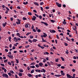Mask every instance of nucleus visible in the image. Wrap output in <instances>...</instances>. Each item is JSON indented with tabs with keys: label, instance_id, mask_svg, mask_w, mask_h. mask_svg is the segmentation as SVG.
I'll return each mask as SVG.
<instances>
[{
	"label": "nucleus",
	"instance_id": "3",
	"mask_svg": "<svg viewBox=\"0 0 78 78\" xmlns=\"http://www.w3.org/2000/svg\"><path fill=\"white\" fill-rule=\"evenodd\" d=\"M41 23H43V24H44V25H45L46 26H48V24L47 23H45L43 21H41Z\"/></svg>",
	"mask_w": 78,
	"mask_h": 78
},
{
	"label": "nucleus",
	"instance_id": "35",
	"mask_svg": "<svg viewBox=\"0 0 78 78\" xmlns=\"http://www.w3.org/2000/svg\"><path fill=\"white\" fill-rule=\"evenodd\" d=\"M35 66H36V67L37 68H38L39 67V65H37V64L36 65H35Z\"/></svg>",
	"mask_w": 78,
	"mask_h": 78
},
{
	"label": "nucleus",
	"instance_id": "38",
	"mask_svg": "<svg viewBox=\"0 0 78 78\" xmlns=\"http://www.w3.org/2000/svg\"><path fill=\"white\" fill-rule=\"evenodd\" d=\"M30 39H33V36H30Z\"/></svg>",
	"mask_w": 78,
	"mask_h": 78
},
{
	"label": "nucleus",
	"instance_id": "51",
	"mask_svg": "<svg viewBox=\"0 0 78 78\" xmlns=\"http://www.w3.org/2000/svg\"><path fill=\"white\" fill-rule=\"evenodd\" d=\"M8 74L10 76H11L12 75L10 73H9Z\"/></svg>",
	"mask_w": 78,
	"mask_h": 78
},
{
	"label": "nucleus",
	"instance_id": "24",
	"mask_svg": "<svg viewBox=\"0 0 78 78\" xmlns=\"http://www.w3.org/2000/svg\"><path fill=\"white\" fill-rule=\"evenodd\" d=\"M31 33V32H28L26 34V36H28V35H29V34H30Z\"/></svg>",
	"mask_w": 78,
	"mask_h": 78
},
{
	"label": "nucleus",
	"instance_id": "8",
	"mask_svg": "<svg viewBox=\"0 0 78 78\" xmlns=\"http://www.w3.org/2000/svg\"><path fill=\"white\" fill-rule=\"evenodd\" d=\"M62 23L64 25H66L67 23L66 22V20H64V21L62 22Z\"/></svg>",
	"mask_w": 78,
	"mask_h": 78
},
{
	"label": "nucleus",
	"instance_id": "10",
	"mask_svg": "<svg viewBox=\"0 0 78 78\" xmlns=\"http://www.w3.org/2000/svg\"><path fill=\"white\" fill-rule=\"evenodd\" d=\"M43 65H44V64H43L42 63H40L39 64V66H40V67H42Z\"/></svg>",
	"mask_w": 78,
	"mask_h": 78
},
{
	"label": "nucleus",
	"instance_id": "33",
	"mask_svg": "<svg viewBox=\"0 0 78 78\" xmlns=\"http://www.w3.org/2000/svg\"><path fill=\"white\" fill-rule=\"evenodd\" d=\"M39 17L40 19H42V16H41V15L39 16Z\"/></svg>",
	"mask_w": 78,
	"mask_h": 78
},
{
	"label": "nucleus",
	"instance_id": "21",
	"mask_svg": "<svg viewBox=\"0 0 78 78\" xmlns=\"http://www.w3.org/2000/svg\"><path fill=\"white\" fill-rule=\"evenodd\" d=\"M18 75L19 76H22V73H19Z\"/></svg>",
	"mask_w": 78,
	"mask_h": 78
},
{
	"label": "nucleus",
	"instance_id": "42",
	"mask_svg": "<svg viewBox=\"0 0 78 78\" xmlns=\"http://www.w3.org/2000/svg\"><path fill=\"white\" fill-rule=\"evenodd\" d=\"M58 60H59V58H58L57 59H55L56 62H58Z\"/></svg>",
	"mask_w": 78,
	"mask_h": 78
},
{
	"label": "nucleus",
	"instance_id": "64",
	"mask_svg": "<svg viewBox=\"0 0 78 78\" xmlns=\"http://www.w3.org/2000/svg\"><path fill=\"white\" fill-rule=\"evenodd\" d=\"M35 64V63H31L30 65H34Z\"/></svg>",
	"mask_w": 78,
	"mask_h": 78
},
{
	"label": "nucleus",
	"instance_id": "4",
	"mask_svg": "<svg viewBox=\"0 0 78 78\" xmlns=\"http://www.w3.org/2000/svg\"><path fill=\"white\" fill-rule=\"evenodd\" d=\"M66 76L67 77H67V78H71L72 77V76H71V75L69 74H66Z\"/></svg>",
	"mask_w": 78,
	"mask_h": 78
},
{
	"label": "nucleus",
	"instance_id": "43",
	"mask_svg": "<svg viewBox=\"0 0 78 78\" xmlns=\"http://www.w3.org/2000/svg\"><path fill=\"white\" fill-rule=\"evenodd\" d=\"M61 68L63 69H65V67L64 66H61Z\"/></svg>",
	"mask_w": 78,
	"mask_h": 78
},
{
	"label": "nucleus",
	"instance_id": "52",
	"mask_svg": "<svg viewBox=\"0 0 78 78\" xmlns=\"http://www.w3.org/2000/svg\"><path fill=\"white\" fill-rule=\"evenodd\" d=\"M45 8L46 9H49V7H45Z\"/></svg>",
	"mask_w": 78,
	"mask_h": 78
},
{
	"label": "nucleus",
	"instance_id": "58",
	"mask_svg": "<svg viewBox=\"0 0 78 78\" xmlns=\"http://www.w3.org/2000/svg\"><path fill=\"white\" fill-rule=\"evenodd\" d=\"M8 11L7 10H6V11L5 12V14H8Z\"/></svg>",
	"mask_w": 78,
	"mask_h": 78
},
{
	"label": "nucleus",
	"instance_id": "1",
	"mask_svg": "<svg viewBox=\"0 0 78 78\" xmlns=\"http://www.w3.org/2000/svg\"><path fill=\"white\" fill-rule=\"evenodd\" d=\"M56 4L58 7H59V8H61V4L59 3L56 2Z\"/></svg>",
	"mask_w": 78,
	"mask_h": 78
},
{
	"label": "nucleus",
	"instance_id": "13",
	"mask_svg": "<svg viewBox=\"0 0 78 78\" xmlns=\"http://www.w3.org/2000/svg\"><path fill=\"white\" fill-rule=\"evenodd\" d=\"M6 24H7V23L6 22H5L4 23H3L2 25L3 26V27H5V26H6Z\"/></svg>",
	"mask_w": 78,
	"mask_h": 78
},
{
	"label": "nucleus",
	"instance_id": "36",
	"mask_svg": "<svg viewBox=\"0 0 78 78\" xmlns=\"http://www.w3.org/2000/svg\"><path fill=\"white\" fill-rule=\"evenodd\" d=\"M20 12L21 15H23V11H20Z\"/></svg>",
	"mask_w": 78,
	"mask_h": 78
},
{
	"label": "nucleus",
	"instance_id": "40",
	"mask_svg": "<svg viewBox=\"0 0 78 78\" xmlns=\"http://www.w3.org/2000/svg\"><path fill=\"white\" fill-rule=\"evenodd\" d=\"M66 40H67L68 41H70V40L69 39V38H68V37H66Z\"/></svg>",
	"mask_w": 78,
	"mask_h": 78
},
{
	"label": "nucleus",
	"instance_id": "9",
	"mask_svg": "<svg viewBox=\"0 0 78 78\" xmlns=\"http://www.w3.org/2000/svg\"><path fill=\"white\" fill-rule=\"evenodd\" d=\"M7 56L11 59L13 58V56H12V55H7Z\"/></svg>",
	"mask_w": 78,
	"mask_h": 78
},
{
	"label": "nucleus",
	"instance_id": "6",
	"mask_svg": "<svg viewBox=\"0 0 78 78\" xmlns=\"http://www.w3.org/2000/svg\"><path fill=\"white\" fill-rule=\"evenodd\" d=\"M13 39L14 40L15 42H17L18 41V40L17 39V38L16 37H14L13 38Z\"/></svg>",
	"mask_w": 78,
	"mask_h": 78
},
{
	"label": "nucleus",
	"instance_id": "37",
	"mask_svg": "<svg viewBox=\"0 0 78 78\" xmlns=\"http://www.w3.org/2000/svg\"><path fill=\"white\" fill-rule=\"evenodd\" d=\"M50 63H51V65H53V64H54L53 62H52L51 61L50 62Z\"/></svg>",
	"mask_w": 78,
	"mask_h": 78
},
{
	"label": "nucleus",
	"instance_id": "22",
	"mask_svg": "<svg viewBox=\"0 0 78 78\" xmlns=\"http://www.w3.org/2000/svg\"><path fill=\"white\" fill-rule=\"evenodd\" d=\"M60 58L63 61H65L64 58H63L62 57H61Z\"/></svg>",
	"mask_w": 78,
	"mask_h": 78
},
{
	"label": "nucleus",
	"instance_id": "20",
	"mask_svg": "<svg viewBox=\"0 0 78 78\" xmlns=\"http://www.w3.org/2000/svg\"><path fill=\"white\" fill-rule=\"evenodd\" d=\"M36 72H41V70H37V69H36L35 70Z\"/></svg>",
	"mask_w": 78,
	"mask_h": 78
},
{
	"label": "nucleus",
	"instance_id": "57",
	"mask_svg": "<svg viewBox=\"0 0 78 78\" xmlns=\"http://www.w3.org/2000/svg\"><path fill=\"white\" fill-rule=\"evenodd\" d=\"M33 31L34 32H36V30H35V29H33Z\"/></svg>",
	"mask_w": 78,
	"mask_h": 78
},
{
	"label": "nucleus",
	"instance_id": "26",
	"mask_svg": "<svg viewBox=\"0 0 78 78\" xmlns=\"http://www.w3.org/2000/svg\"><path fill=\"white\" fill-rule=\"evenodd\" d=\"M51 22H52V23H54V22H55V21L53 20H51Z\"/></svg>",
	"mask_w": 78,
	"mask_h": 78
},
{
	"label": "nucleus",
	"instance_id": "54",
	"mask_svg": "<svg viewBox=\"0 0 78 78\" xmlns=\"http://www.w3.org/2000/svg\"><path fill=\"white\" fill-rule=\"evenodd\" d=\"M0 65H1V66H2L3 67H4L5 66V65L3 64H0Z\"/></svg>",
	"mask_w": 78,
	"mask_h": 78
},
{
	"label": "nucleus",
	"instance_id": "12",
	"mask_svg": "<svg viewBox=\"0 0 78 78\" xmlns=\"http://www.w3.org/2000/svg\"><path fill=\"white\" fill-rule=\"evenodd\" d=\"M29 25L30 24L28 23H27V24H25V27L26 28H28V25Z\"/></svg>",
	"mask_w": 78,
	"mask_h": 78
},
{
	"label": "nucleus",
	"instance_id": "45",
	"mask_svg": "<svg viewBox=\"0 0 78 78\" xmlns=\"http://www.w3.org/2000/svg\"><path fill=\"white\" fill-rule=\"evenodd\" d=\"M5 8L7 10V11H9V8H8V7H6Z\"/></svg>",
	"mask_w": 78,
	"mask_h": 78
},
{
	"label": "nucleus",
	"instance_id": "63",
	"mask_svg": "<svg viewBox=\"0 0 78 78\" xmlns=\"http://www.w3.org/2000/svg\"><path fill=\"white\" fill-rule=\"evenodd\" d=\"M10 73H13V74L14 73V72H13L12 71H10Z\"/></svg>",
	"mask_w": 78,
	"mask_h": 78
},
{
	"label": "nucleus",
	"instance_id": "59",
	"mask_svg": "<svg viewBox=\"0 0 78 78\" xmlns=\"http://www.w3.org/2000/svg\"><path fill=\"white\" fill-rule=\"evenodd\" d=\"M73 59H76V57L75 56L73 57Z\"/></svg>",
	"mask_w": 78,
	"mask_h": 78
},
{
	"label": "nucleus",
	"instance_id": "11",
	"mask_svg": "<svg viewBox=\"0 0 78 78\" xmlns=\"http://www.w3.org/2000/svg\"><path fill=\"white\" fill-rule=\"evenodd\" d=\"M37 41V40L35 39H34L32 41V42H36Z\"/></svg>",
	"mask_w": 78,
	"mask_h": 78
},
{
	"label": "nucleus",
	"instance_id": "5",
	"mask_svg": "<svg viewBox=\"0 0 78 78\" xmlns=\"http://www.w3.org/2000/svg\"><path fill=\"white\" fill-rule=\"evenodd\" d=\"M50 33H56V31L55 30H50Z\"/></svg>",
	"mask_w": 78,
	"mask_h": 78
},
{
	"label": "nucleus",
	"instance_id": "31",
	"mask_svg": "<svg viewBox=\"0 0 78 78\" xmlns=\"http://www.w3.org/2000/svg\"><path fill=\"white\" fill-rule=\"evenodd\" d=\"M34 70L33 69L31 71V73H34Z\"/></svg>",
	"mask_w": 78,
	"mask_h": 78
},
{
	"label": "nucleus",
	"instance_id": "17",
	"mask_svg": "<svg viewBox=\"0 0 78 78\" xmlns=\"http://www.w3.org/2000/svg\"><path fill=\"white\" fill-rule=\"evenodd\" d=\"M28 14L29 16H31V15H32V13L31 12H28Z\"/></svg>",
	"mask_w": 78,
	"mask_h": 78
},
{
	"label": "nucleus",
	"instance_id": "41",
	"mask_svg": "<svg viewBox=\"0 0 78 78\" xmlns=\"http://www.w3.org/2000/svg\"><path fill=\"white\" fill-rule=\"evenodd\" d=\"M30 47V45H27V46H25L26 48H28Z\"/></svg>",
	"mask_w": 78,
	"mask_h": 78
},
{
	"label": "nucleus",
	"instance_id": "47",
	"mask_svg": "<svg viewBox=\"0 0 78 78\" xmlns=\"http://www.w3.org/2000/svg\"><path fill=\"white\" fill-rule=\"evenodd\" d=\"M41 30H40V29H38V30H37V32H38L39 33H40V32H41Z\"/></svg>",
	"mask_w": 78,
	"mask_h": 78
},
{
	"label": "nucleus",
	"instance_id": "56",
	"mask_svg": "<svg viewBox=\"0 0 78 78\" xmlns=\"http://www.w3.org/2000/svg\"><path fill=\"white\" fill-rule=\"evenodd\" d=\"M16 63H19V60H18V59H16Z\"/></svg>",
	"mask_w": 78,
	"mask_h": 78
},
{
	"label": "nucleus",
	"instance_id": "60",
	"mask_svg": "<svg viewBox=\"0 0 78 78\" xmlns=\"http://www.w3.org/2000/svg\"><path fill=\"white\" fill-rule=\"evenodd\" d=\"M8 64H9V65H10V66H11V63L10 62H8Z\"/></svg>",
	"mask_w": 78,
	"mask_h": 78
},
{
	"label": "nucleus",
	"instance_id": "7",
	"mask_svg": "<svg viewBox=\"0 0 78 78\" xmlns=\"http://www.w3.org/2000/svg\"><path fill=\"white\" fill-rule=\"evenodd\" d=\"M36 17L35 16H33L32 18V20H36Z\"/></svg>",
	"mask_w": 78,
	"mask_h": 78
},
{
	"label": "nucleus",
	"instance_id": "48",
	"mask_svg": "<svg viewBox=\"0 0 78 78\" xmlns=\"http://www.w3.org/2000/svg\"><path fill=\"white\" fill-rule=\"evenodd\" d=\"M33 12H35V13H37V11L36 10H34Z\"/></svg>",
	"mask_w": 78,
	"mask_h": 78
},
{
	"label": "nucleus",
	"instance_id": "34",
	"mask_svg": "<svg viewBox=\"0 0 78 78\" xmlns=\"http://www.w3.org/2000/svg\"><path fill=\"white\" fill-rule=\"evenodd\" d=\"M30 67L31 68H32L33 69H34L35 67V66H30Z\"/></svg>",
	"mask_w": 78,
	"mask_h": 78
},
{
	"label": "nucleus",
	"instance_id": "49",
	"mask_svg": "<svg viewBox=\"0 0 78 78\" xmlns=\"http://www.w3.org/2000/svg\"><path fill=\"white\" fill-rule=\"evenodd\" d=\"M57 66L58 67H60L61 66V64H58L57 65Z\"/></svg>",
	"mask_w": 78,
	"mask_h": 78
},
{
	"label": "nucleus",
	"instance_id": "2",
	"mask_svg": "<svg viewBox=\"0 0 78 78\" xmlns=\"http://www.w3.org/2000/svg\"><path fill=\"white\" fill-rule=\"evenodd\" d=\"M3 77H6V78H8V76L6 74H2Z\"/></svg>",
	"mask_w": 78,
	"mask_h": 78
},
{
	"label": "nucleus",
	"instance_id": "29",
	"mask_svg": "<svg viewBox=\"0 0 78 78\" xmlns=\"http://www.w3.org/2000/svg\"><path fill=\"white\" fill-rule=\"evenodd\" d=\"M28 42H30V43H32L33 42V41H32L30 39H29L28 40Z\"/></svg>",
	"mask_w": 78,
	"mask_h": 78
},
{
	"label": "nucleus",
	"instance_id": "62",
	"mask_svg": "<svg viewBox=\"0 0 78 78\" xmlns=\"http://www.w3.org/2000/svg\"><path fill=\"white\" fill-rule=\"evenodd\" d=\"M65 46H67V45H68V44H67V43H65Z\"/></svg>",
	"mask_w": 78,
	"mask_h": 78
},
{
	"label": "nucleus",
	"instance_id": "53",
	"mask_svg": "<svg viewBox=\"0 0 78 78\" xmlns=\"http://www.w3.org/2000/svg\"><path fill=\"white\" fill-rule=\"evenodd\" d=\"M17 36H19H19H20V33H17L16 34Z\"/></svg>",
	"mask_w": 78,
	"mask_h": 78
},
{
	"label": "nucleus",
	"instance_id": "28",
	"mask_svg": "<svg viewBox=\"0 0 78 78\" xmlns=\"http://www.w3.org/2000/svg\"><path fill=\"white\" fill-rule=\"evenodd\" d=\"M47 64H48V66H51V64H50V63L49 62H47Z\"/></svg>",
	"mask_w": 78,
	"mask_h": 78
},
{
	"label": "nucleus",
	"instance_id": "55",
	"mask_svg": "<svg viewBox=\"0 0 78 78\" xmlns=\"http://www.w3.org/2000/svg\"><path fill=\"white\" fill-rule=\"evenodd\" d=\"M4 62L5 63H6V62H8V60L6 59V60H5L4 61Z\"/></svg>",
	"mask_w": 78,
	"mask_h": 78
},
{
	"label": "nucleus",
	"instance_id": "16",
	"mask_svg": "<svg viewBox=\"0 0 78 78\" xmlns=\"http://www.w3.org/2000/svg\"><path fill=\"white\" fill-rule=\"evenodd\" d=\"M42 41L43 42H47V41H46L44 39V38H42Z\"/></svg>",
	"mask_w": 78,
	"mask_h": 78
},
{
	"label": "nucleus",
	"instance_id": "18",
	"mask_svg": "<svg viewBox=\"0 0 78 78\" xmlns=\"http://www.w3.org/2000/svg\"><path fill=\"white\" fill-rule=\"evenodd\" d=\"M22 19L23 20H27V19L25 17H23Z\"/></svg>",
	"mask_w": 78,
	"mask_h": 78
},
{
	"label": "nucleus",
	"instance_id": "23",
	"mask_svg": "<svg viewBox=\"0 0 78 78\" xmlns=\"http://www.w3.org/2000/svg\"><path fill=\"white\" fill-rule=\"evenodd\" d=\"M61 75H55V76H58V77H59V76H61Z\"/></svg>",
	"mask_w": 78,
	"mask_h": 78
},
{
	"label": "nucleus",
	"instance_id": "61",
	"mask_svg": "<svg viewBox=\"0 0 78 78\" xmlns=\"http://www.w3.org/2000/svg\"><path fill=\"white\" fill-rule=\"evenodd\" d=\"M66 5L63 4V8H66Z\"/></svg>",
	"mask_w": 78,
	"mask_h": 78
},
{
	"label": "nucleus",
	"instance_id": "50",
	"mask_svg": "<svg viewBox=\"0 0 78 78\" xmlns=\"http://www.w3.org/2000/svg\"><path fill=\"white\" fill-rule=\"evenodd\" d=\"M61 75H62L63 76H64L65 75V73H61Z\"/></svg>",
	"mask_w": 78,
	"mask_h": 78
},
{
	"label": "nucleus",
	"instance_id": "46",
	"mask_svg": "<svg viewBox=\"0 0 78 78\" xmlns=\"http://www.w3.org/2000/svg\"><path fill=\"white\" fill-rule=\"evenodd\" d=\"M42 70H43V72L44 73H45V71H46L44 69H42Z\"/></svg>",
	"mask_w": 78,
	"mask_h": 78
},
{
	"label": "nucleus",
	"instance_id": "39",
	"mask_svg": "<svg viewBox=\"0 0 78 78\" xmlns=\"http://www.w3.org/2000/svg\"><path fill=\"white\" fill-rule=\"evenodd\" d=\"M2 7L3 8H6V6H5V5H2Z\"/></svg>",
	"mask_w": 78,
	"mask_h": 78
},
{
	"label": "nucleus",
	"instance_id": "25",
	"mask_svg": "<svg viewBox=\"0 0 78 78\" xmlns=\"http://www.w3.org/2000/svg\"><path fill=\"white\" fill-rule=\"evenodd\" d=\"M44 2H41L40 3V5H44Z\"/></svg>",
	"mask_w": 78,
	"mask_h": 78
},
{
	"label": "nucleus",
	"instance_id": "32",
	"mask_svg": "<svg viewBox=\"0 0 78 78\" xmlns=\"http://www.w3.org/2000/svg\"><path fill=\"white\" fill-rule=\"evenodd\" d=\"M35 16H36V17H39V15H37V14H36V13H35Z\"/></svg>",
	"mask_w": 78,
	"mask_h": 78
},
{
	"label": "nucleus",
	"instance_id": "14",
	"mask_svg": "<svg viewBox=\"0 0 78 78\" xmlns=\"http://www.w3.org/2000/svg\"><path fill=\"white\" fill-rule=\"evenodd\" d=\"M34 4L35 5H37V6H39V4H38V3H37V2H34Z\"/></svg>",
	"mask_w": 78,
	"mask_h": 78
},
{
	"label": "nucleus",
	"instance_id": "15",
	"mask_svg": "<svg viewBox=\"0 0 78 78\" xmlns=\"http://www.w3.org/2000/svg\"><path fill=\"white\" fill-rule=\"evenodd\" d=\"M27 75L28 76H29V77H32V76H33L30 73L27 74Z\"/></svg>",
	"mask_w": 78,
	"mask_h": 78
},
{
	"label": "nucleus",
	"instance_id": "19",
	"mask_svg": "<svg viewBox=\"0 0 78 78\" xmlns=\"http://www.w3.org/2000/svg\"><path fill=\"white\" fill-rule=\"evenodd\" d=\"M16 24H17V25H19L20 24V23H21L20 22H18L17 21H16Z\"/></svg>",
	"mask_w": 78,
	"mask_h": 78
},
{
	"label": "nucleus",
	"instance_id": "27",
	"mask_svg": "<svg viewBox=\"0 0 78 78\" xmlns=\"http://www.w3.org/2000/svg\"><path fill=\"white\" fill-rule=\"evenodd\" d=\"M8 39H9V41L10 42H11V37H9V38Z\"/></svg>",
	"mask_w": 78,
	"mask_h": 78
},
{
	"label": "nucleus",
	"instance_id": "44",
	"mask_svg": "<svg viewBox=\"0 0 78 78\" xmlns=\"http://www.w3.org/2000/svg\"><path fill=\"white\" fill-rule=\"evenodd\" d=\"M66 54H69V51H68V50H66Z\"/></svg>",
	"mask_w": 78,
	"mask_h": 78
},
{
	"label": "nucleus",
	"instance_id": "30",
	"mask_svg": "<svg viewBox=\"0 0 78 78\" xmlns=\"http://www.w3.org/2000/svg\"><path fill=\"white\" fill-rule=\"evenodd\" d=\"M43 36L44 37H46V36H47V34H45L43 35Z\"/></svg>",
	"mask_w": 78,
	"mask_h": 78
}]
</instances>
